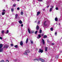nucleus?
<instances>
[{
  "instance_id": "24",
  "label": "nucleus",
  "mask_w": 62,
  "mask_h": 62,
  "mask_svg": "<svg viewBox=\"0 0 62 62\" xmlns=\"http://www.w3.org/2000/svg\"><path fill=\"white\" fill-rule=\"evenodd\" d=\"M50 30L52 31H53V28H50Z\"/></svg>"
},
{
  "instance_id": "12",
  "label": "nucleus",
  "mask_w": 62,
  "mask_h": 62,
  "mask_svg": "<svg viewBox=\"0 0 62 62\" xmlns=\"http://www.w3.org/2000/svg\"><path fill=\"white\" fill-rule=\"evenodd\" d=\"M3 46V45L2 44H0V49Z\"/></svg>"
},
{
  "instance_id": "47",
  "label": "nucleus",
  "mask_w": 62,
  "mask_h": 62,
  "mask_svg": "<svg viewBox=\"0 0 62 62\" xmlns=\"http://www.w3.org/2000/svg\"><path fill=\"white\" fill-rule=\"evenodd\" d=\"M42 36H43V34H42Z\"/></svg>"
},
{
  "instance_id": "14",
  "label": "nucleus",
  "mask_w": 62,
  "mask_h": 62,
  "mask_svg": "<svg viewBox=\"0 0 62 62\" xmlns=\"http://www.w3.org/2000/svg\"><path fill=\"white\" fill-rule=\"evenodd\" d=\"M55 21H58V19L56 17L55 19Z\"/></svg>"
},
{
  "instance_id": "1",
  "label": "nucleus",
  "mask_w": 62,
  "mask_h": 62,
  "mask_svg": "<svg viewBox=\"0 0 62 62\" xmlns=\"http://www.w3.org/2000/svg\"><path fill=\"white\" fill-rule=\"evenodd\" d=\"M35 60H37V61H39V60H41V62H44V60H43V59H41L40 58H39V59H34V60L35 61Z\"/></svg>"
},
{
  "instance_id": "33",
  "label": "nucleus",
  "mask_w": 62,
  "mask_h": 62,
  "mask_svg": "<svg viewBox=\"0 0 62 62\" xmlns=\"http://www.w3.org/2000/svg\"><path fill=\"white\" fill-rule=\"evenodd\" d=\"M46 23V21H45L44 23V25H45V23Z\"/></svg>"
},
{
  "instance_id": "15",
  "label": "nucleus",
  "mask_w": 62,
  "mask_h": 62,
  "mask_svg": "<svg viewBox=\"0 0 62 62\" xmlns=\"http://www.w3.org/2000/svg\"><path fill=\"white\" fill-rule=\"evenodd\" d=\"M28 39H27L26 40V43H27L28 42Z\"/></svg>"
},
{
  "instance_id": "43",
  "label": "nucleus",
  "mask_w": 62,
  "mask_h": 62,
  "mask_svg": "<svg viewBox=\"0 0 62 62\" xmlns=\"http://www.w3.org/2000/svg\"><path fill=\"white\" fill-rule=\"evenodd\" d=\"M7 61H8V62H9V61H8V60H7L6 61V62H7Z\"/></svg>"
},
{
  "instance_id": "42",
  "label": "nucleus",
  "mask_w": 62,
  "mask_h": 62,
  "mask_svg": "<svg viewBox=\"0 0 62 62\" xmlns=\"http://www.w3.org/2000/svg\"><path fill=\"white\" fill-rule=\"evenodd\" d=\"M13 46V44H11V46Z\"/></svg>"
},
{
  "instance_id": "6",
  "label": "nucleus",
  "mask_w": 62,
  "mask_h": 62,
  "mask_svg": "<svg viewBox=\"0 0 62 62\" xmlns=\"http://www.w3.org/2000/svg\"><path fill=\"white\" fill-rule=\"evenodd\" d=\"M28 33L30 34H31V31H30V29L29 28H28Z\"/></svg>"
},
{
  "instance_id": "27",
  "label": "nucleus",
  "mask_w": 62,
  "mask_h": 62,
  "mask_svg": "<svg viewBox=\"0 0 62 62\" xmlns=\"http://www.w3.org/2000/svg\"><path fill=\"white\" fill-rule=\"evenodd\" d=\"M8 30H7L6 32V34H8Z\"/></svg>"
},
{
  "instance_id": "17",
  "label": "nucleus",
  "mask_w": 62,
  "mask_h": 62,
  "mask_svg": "<svg viewBox=\"0 0 62 62\" xmlns=\"http://www.w3.org/2000/svg\"><path fill=\"white\" fill-rule=\"evenodd\" d=\"M15 16H16V17H15L16 19H17V17H18V14H17Z\"/></svg>"
},
{
  "instance_id": "18",
  "label": "nucleus",
  "mask_w": 62,
  "mask_h": 62,
  "mask_svg": "<svg viewBox=\"0 0 62 62\" xmlns=\"http://www.w3.org/2000/svg\"><path fill=\"white\" fill-rule=\"evenodd\" d=\"M4 30H2L1 31V33L2 34H4Z\"/></svg>"
},
{
  "instance_id": "20",
  "label": "nucleus",
  "mask_w": 62,
  "mask_h": 62,
  "mask_svg": "<svg viewBox=\"0 0 62 62\" xmlns=\"http://www.w3.org/2000/svg\"><path fill=\"white\" fill-rule=\"evenodd\" d=\"M47 36L45 35L44 36L43 38H47Z\"/></svg>"
},
{
  "instance_id": "23",
  "label": "nucleus",
  "mask_w": 62,
  "mask_h": 62,
  "mask_svg": "<svg viewBox=\"0 0 62 62\" xmlns=\"http://www.w3.org/2000/svg\"><path fill=\"white\" fill-rule=\"evenodd\" d=\"M52 8H50V11L51 12L52 11Z\"/></svg>"
},
{
  "instance_id": "49",
  "label": "nucleus",
  "mask_w": 62,
  "mask_h": 62,
  "mask_svg": "<svg viewBox=\"0 0 62 62\" xmlns=\"http://www.w3.org/2000/svg\"><path fill=\"white\" fill-rule=\"evenodd\" d=\"M18 1H20V0H17Z\"/></svg>"
},
{
  "instance_id": "38",
  "label": "nucleus",
  "mask_w": 62,
  "mask_h": 62,
  "mask_svg": "<svg viewBox=\"0 0 62 62\" xmlns=\"http://www.w3.org/2000/svg\"><path fill=\"white\" fill-rule=\"evenodd\" d=\"M0 39H2V37H0Z\"/></svg>"
},
{
  "instance_id": "37",
  "label": "nucleus",
  "mask_w": 62,
  "mask_h": 62,
  "mask_svg": "<svg viewBox=\"0 0 62 62\" xmlns=\"http://www.w3.org/2000/svg\"><path fill=\"white\" fill-rule=\"evenodd\" d=\"M23 24H22L21 25V26H22V27H23Z\"/></svg>"
},
{
  "instance_id": "48",
  "label": "nucleus",
  "mask_w": 62,
  "mask_h": 62,
  "mask_svg": "<svg viewBox=\"0 0 62 62\" xmlns=\"http://www.w3.org/2000/svg\"><path fill=\"white\" fill-rule=\"evenodd\" d=\"M43 11H44V10H45V9H43Z\"/></svg>"
},
{
  "instance_id": "46",
  "label": "nucleus",
  "mask_w": 62,
  "mask_h": 62,
  "mask_svg": "<svg viewBox=\"0 0 62 62\" xmlns=\"http://www.w3.org/2000/svg\"><path fill=\"white\" fill-rule=\"evenodd\" d=\"M60 53H62V51H60Z\"/></svg>"
},
{
  "instance_id": "4",
  "label": "nucleus",
  "mask_w": 62,
  "mask_h": 62,
  "mask_svg": "<svg viewBox=\"0 0 62 62\" xmlns=\"http://www.w3.org/2000/svg\"><path fill=\"white\" fill-rule=\"evenodd\" d=\"M41 38V35H39L37 37L38 39H39Z\"/></svg>"
},
{
  "instance_id": "51",
  "label": "nucleus",
  "mask_w": 62,
  "mask_h": 62,
  "mask_svg": "<svg viewBox=\"0 0 62 62\" xmlns=\"http://www.w3.org/2000/svg\"><path fill=\"white\" fill-rule=\"evenodd\" d=\"M60 23H59V25H60Z\"/></svg>"
},
{
  "instance_id": "13",
  "label": "nucleus",
  "mask_w": 62,
  "mask_h": 62,
  "mask_svg": "<svg viewBox=\"0 0 62 62\" xmlns=\"http://www.w3.org/2000/svg\"><path fill=\"white\" fill-rule=\"evenodd\" d=\"M42 42L43 44H44V43H45L44 42V39H42Z\"/></svg>"
},
{
  "instance_id": "7",
  "label": "nucleus",
  "mask_w": 62,
  "mask_h": 62,
  "mask_svg": "<svg viewBox=\"0 0 62 62\" xmlns=\"http://www.w3.org/2000/svg\"><path fill=\"white\" fill-rule=\"evenodd\" d=\"M40 12L39 11L38 12H37V15L38 16V15H39V14H40Z\"/></svg>"
},
{
  "instance_id": "11",
  "label": "nucleus",
  "mask_w": 62,
  "mask_h": 62,
  "mask_svg": "<svg viewBox=\"0 0 62 62\" xmlns=\"http://www.w3.org/2000/svg\"><path fill=\"white\" fill-rule=\"evenodd\" d=\"M18 22L19 23H20V24H22V21L21 20H20V21H19Z\"/></svg>"
},
{
  "instance_id": "8",
  "label": "nucleus",
  "mask_w": 62,
  "mask_h": 62,
  "mask_svg": "<svg viewBox=\"0 0 62 62\" xmlns=\"http://www.w3.org/2000/svg\"><path fill=\"white\" fill-rule=\"evenodd\" d=\"M3 51V49L1 48L0 49V52H2Z\"/></svg>"
},
{
  "instance_id": "22",
  "label": "nucleus",
  "mask_w": 62,
  "mask_h": 62,
  "mask_svg": "<svg viewBox=\"0 0 62 62\" xmlns=\"http://www.w3.org/2000/svg\"><path fill=\"white\" fill-rule=\"evenodd\" d=\"M41 32H42V30H40L39 31V33H41Z\"/></svg>"
},
{
  "instance_id": "32",
  "label": "nucleus",
  "mask_w": 62,
  "mask_h": 62,
  "mask_svg": "<svg viewBox=\"0 0 62 62\" xmlns=\"http://www.w3.org/2000/svg\"><path fill=\"white\" fill-rule=\"evenodd\" d=\"M55 36H56L57 35V32H55Z\"/></svg>"
},
{
  "instance_id": "3",
  "label": "nucleus",
  "mask_w": 62,
  "mask_h": 62,
  "mask_svg": "<svg viewBox=\"0 0 62 62\" xmlns=\"http://www.w3.org/2000/svg\"><path fill=\"white\" fill-rule=\"evenodd\" d=\"M43 50H41V49H39V52L42 53H43Z\"/></svg>"
},
{
  "instance_id": "19",
  "label": "nucleus",
  "mask_w": 62,
  "mask_h": 62,
  "mask_svg": "<svg viewBox=\"0 0 62 62\" xmlns=\"http://www.w3.org/2000/svg\"><path fill=\"white\" fill-rule=\"evenodd\" d=\"M5 12H3L2 13V15H5Z\"/></svg>"
},
{
  "instance_id": "39",
  "label": "nucleus",
  "mask_w": 62,
  "mask_h": 62,
  "mask_svg": "<svg viewBox=\"0 0 62 62\" xmlns=\"http://www.w3.org/2000/svg\"><path fill=\"white\" fill-rule=\"evenodd\" d=\"M51 8H54V6H51Z\"/></svg>"
},
{
  "instance_id": "29",
  "label": "nucleus",
  "mask_w": 62,
  "mask_h": 62,
  "mask_svg": "<svg viewBox=\"0 0 62 62\" xmlns=\"http://www.w3.org/2000/svg\"><path fill=\"white\" fill-rule=\"evenodd\" d=\"M0 62H5V61H4V60H2Z\"/></svg>"
},
{
  "instance_id": "10",
  "label": "nucleus",
  "mask_w": 62,
  "mask_h": 62,
  "mask_svg": "<svg viewBox=\"0 0 62 62\" xmlns=\"http://www.w3.org/2000/svg\"><path fill=\"white\" fill-rule=\"evenodd\" d=\"M37 30H39V26L38 25H37L36 27Z\"/></svg>"
},
{
  "instance_id": "34",
  "label": "nucleus",
  "mask_w": 62,
  "mask_h": 62,
  "mask_svg": "<svg viewBox=\"0 0 62 62\" xmlns=\"http://www.w3.org/2000/svg\"><path fill=\"white\" fill-rule=\"evenodd\" d=\"M56 10H58V8L57 7L56 8Z\"/></svg>"
},
{
  "instance_id": "30",
  "label": "nucleus",
  "mask_w": 62,
  "mask_h": 62,
  "mask_svg": "<svg viewBox=\"0 0 62 62\" xmlns=\"http://www.w3.org/2000/svg\"><path fill=\"white\" fill-rule=\"evenodd\" d=\"M51 45H54V43H51Z\"/></svg>"
},
{
  "instance_id": "5",
  "label": "nucleus",
  "mask_w": 62,
  "mask_h": 62,
  "mask_svg": "<svg viewBox=\"0 0 62 62\" xmlns=\"http://www.w3.org/2000/svg\"><path fill=\"white\" fill-rule=\"evenodd\" d=\"M20 45L21 46H23V42L22 41H21L20 43Z\"/></svg>"
},
{
  "instance_id": "44",
  "label": "nucleus",
  "mask_w": 62,
  "mask_h": 62,
  "mask_svg": "<svg viewBox=\"0 0 62 62\" xmlns=\"http://www.w3.org/2000/svg\"><path fill=\"white\" fill-rule=\"evenodd\" d=\"M49 6H47V8H49Z\"/></svg>"
},
{
  "instance_id": "21",
  "label": "nucleus",
  "mask_w": 62,
  "mask_h": 62,
  "mask_svg": "<svg viewBox=\"0 0 62 62\" xmlns=\"http://www.w3.org/2000/svg\"><path fill=\"white\" fill-rule=\"evenodd\" d=\"M23 12H21V15H23Z\"/></svg>"
},
{
  "instance_id": "16",
  "label": "nucleus",
  "mask_w": 62,
  "mask_h": 62,
  "mask_svg": "<svg viewBox=\"0 0 62 62\" xmlns=\"http://www.w3.org/2000/svg\"><path fill=\"white\" fill-rule=\"evenodd\" d=\"M8 45H7L5 46H4V48H8Z\"/></svg>"
},
{
  "instance_id": "2",
  "label": "nucleus",
  "mask_w": 62,
  "mask_h": 62,
  "mask_svg": "<svg viewBox=\"0 0 62 62\" xmlns=\"http://www.w3.org/2000/svg\"><path fill=\"white\" fill-rule=\"evenodd\" d=\"M30 51L29 50H27L24 53V54L25 55H27L28 53H29Z\"/></svg>"
},
{
  "instance_id": "36",
  "label": "nucleus",
  "mask_w": 62,
  "mask_h": 62,
  "mask_svg": "<svg viewBox=\"0 0 62 62\" xmlns=\"http://www.w3.org/2000/svg\"><path fill=\"white\" fill-rule=\"evenodd\" d=\"M17 9L18 10H19L20 9V8L18 7L17 8Z\"/></svg>"
},
{
  "instance_id": "40",
  "label": "nucleus",
  "mask_w": 62,
  "mask_h": 62,
  "mask_svg": "<svg viewBox=\"0 0 62 62\" xmlns=\"http://www.w3.org/2000/svg\"><path fill=\"white\" fill-rule=\"evenodd\" d=\"M39 23H40V22L39 21L38 22V24H39Z\"/></svg>"
},
{
  "instance_id": "31",
  "label": "nucleus",
  "mask_w": 62,
  "mask_h": 62,
  "mask_svg": "<svg viewBox=\"0 0 62 62\" xmlns=\"http://www.w3.org/2000/svg\"><path fill=\"white\" fill-rule=\"evenodd\" d=\"M15 48H17V47H18V46H17V45H15Z\"/></svg>"
},
{
  "instance_id": "25",
  "label": "nucleus",
  "mask_w": 62,
  "mask_h": 62,
  "mask_svg": "<svg viewBox=\"0 0 62 62\" xmlns=\"http://www.w3.org/2000/svg\"><path fill=\"white\" fill-rule=\"evenodd\" d=\"M16 4H14L13 5V6L14 7H15L16 6Z\"/></svg>"
},
{
  "instance_id": "28",
  "label": "nucleus",
  "mask_w": 62,
  "mask_h": 62,
  "mask_svg": "<svg viewBox=\"0 0 62 62\" xmlns=\"http://www.w3.org/2000/svg\"><path fill=\"white\" fill-rule=\"evenodd\" d=\"M37 33H38V31H36L35 32V34H36Z\"/></svg>"
},
{
  "instance_id": "50",
  "label": "nucleus",
  "mask_w": 62,
  "mask_h": 62,
  "mask_svg": "<svg viewBox=\"0 0 62 62\" xmlns=\"http://www.w3.org/2000/svg\"><path fill=\"white\" fill-rule=\"evenodd\" d=\"M35 23H37V21H35Z\"/></svg>"
},
{
  "instance_id": "26",
  "label": "nucleus",
  "mask_w": 62,
  "mask_h": 62,
  "mask_svg": "<svg viewBox=\"0 0 62 62\" xmlns=\"http://www.w3.org/2000/svg\"><path fill=\"white\" fill-rule=\"evenodd\" d=\"M11 10L12 12H13V11H14V9L12 8L11 9Z\"/></svg>"
},
{
  "instance_id": "45",
  "label": "nucleus",
  "mask_w": 62,
  "mask_h": 62,
  "mask_svg": "<svg viewBox=\"0 0 62 62\" xmlns=\"http://www.w3.org/2000/svg\"><path fill=\"white\" fill-rule=\"evenodd\" d=\"M47 42H49V40H47Z\"/></svg>"
},
{
  "instance_id": "41",
  "label": "nucleus",
  "mask_w": 62,
  "mask_h": 62,
  "mask_svg": "<svg viewBox=\"0 0 62 62\" xmlns=\"http://www.w3.org/2000/svg\"><path fill=\"white\" fill-rule=\"evenodd\" d=\"M2 11H6V10H5V9H3V10H2Z\"/></svg>"
},
{
  "instance_id": "9",
  "label": "nucleus",
  "mask_w": 62,
  "mask_h": 62,
  "mask_svg": "<svg viewBox=\"0 0 62 62\" xmlns=\"http://www.w3.org/2000/svg\"><path fill=\"white\" fill-rule=\"evenodd\" d=\"M45 51H46V52H47V49H48V47H45Z\"/></svg>"
},
{
  "instance_id": "35",
  "label": "nucleus",
  "mask_w": 62,
  "mask_h": 62,
  "mask_svg": "<svg viewBox=\"0 0 62 62\" xmlns=\"http://www.w3.org/2000/svg\"><path fill=\"white\" fill-rule=\"evenodd\" d=\"M31 44H33V42L32 41H31Z\"/></svg>"
}]
</instances>
